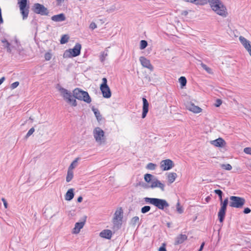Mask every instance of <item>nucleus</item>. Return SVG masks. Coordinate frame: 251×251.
<instances>
[{"label": "nucleus", "mask_w": 251, "mask_h": 251, "mask_svg": "<svg viewBox=\"0 0 251 251\" xmlns=\"http://www.w3.org/2000/svg\"><path fill=\"white\" fill-rule=\"evenodd\" d=\"M92 111L94 112V113L97 119V120L100 122L102 120V116L100 113V112L98 109L95 108L94 107L92 108Z\"/></svg>", "instance_id": "25"}, {"label": "nucleus", "mask_w": 251, "mask_h": 251, "mask_svg": "<svg viewBox=\"0 0 251 251\" xmlns=\"http://www.w3.org/2000/svg\"><path fill=\"white\" fill-rule=\"evenodd\" d=\"M4 80H5L4 77H2L0 79V85L2 83V82L4 81Z\"/></svg>", "instance_id": "59"}, {"label": "nucleus", "mask_w": 251, "mask_h": 251, "mask_svg": "<svg viewBox=\"0 0 251 251\" xmlns=\"http://www.w3.org/2000/svg\"><path fill=\"white\" fill-rule=\"evenodd\" d=\"M139 222V218L138 216L133 217L130 222V224L133 226H135Z\"/></svg>", "instance_id": "27"}, {"label": "nucleus", "mask_w": 251, "mask_h": 251, "mask_svg": "<svg viewBox=\"0 0 251 251\" xmlns=\"http://www.w3.org/2000/svg\"><path fill=\"white\" fill-rule=\"evenodd\" d=\"M144 179L147 182L151 184L149 187L152 189L159 188L162 191H165V184L161 183L154 176L150 174H147L144 176Z\"/></svg>", "instance_id": "2"}, {"label": "nucleus", "mask_w": 251, "mask_h": 251, "mask_svg": "<svg viewBox=\"0 0 251 251\" xmlns=\"http://www.w3.org/2000/svg\"><path fill=\"white\" fill-rule=\"evenodd\" d=\"M226 207L227 206H226L221 205V207L220 210L226 212Z\"/></svg>", "instance_id": "53"}, {"label": "nucleus", "mask_w": 251, "mask_h": 251, "mask_svg": "<svg viewBox=\"0 0 251 251\" xmlns=\"http://www.w3.org/2000/svg\"><path fill=\"white\" fill-rule=\"evenodd\" d=\"M69 39V36L67 35H63L60 39V43L64 44L68 42Z\"/></svg>", "instance_id": "32"}, {"label": "nucleus", "mask_w": 251, "mask_h": 251, "mask_svg": "<svg viewBox=\"0 0 251 251\" xmlns=\"http://www.w3.org/2000/svg\"><path fill=\"white\" fill-rule=\"evenodd\" d=\"M82 197L81 196H80L77 198V201L78 202H81L82 201Z\"/></svg>", "instance_id": "58"}, {"label": "nucleus", "mask_w": 251, "mask_h": 251, "mask_svg": "<svg viewBox=\"0 0 251 251\" xmlns=\"http://www.w3.org/2000/svg\"><path fill=\"white\" fill-rule=\"evenodd\" d=\"M89 27L91 29L94 30L97 27V25L94 22H92L90 25Z\"/></svg>", "instance_id": "47"}, {"label": "nucleus", "mask_w": 251, "mask_h": 251, "mask_svg": "<svg viewBox=\"0 0 251 251\" xmlns=\"http://www.w3.org/2000/svg\"><path fill=\"white\" fill-rule=\"evenodd\" d=\"M139 60L144 67L149 69L151 71L153 70V67L151 64L149 60L144 56H141L139 58Z\"/></svg>", "instance_id": "14"}, {"label": "nucleus", "mask_w": 251, "mask_h": 251, "mask_svg": "<svg viewBox=\"0 0 251 251\" xmlns=\"http://www.w3.org/2000/svg\"><path fill=\"white\" fill-rule=\"evenodd\" d=\"M112 235V231L109 229H104L101 231L100 233V236L101 238L110 239Z\"/></svg>", "instance_id": "18"}, {"label": "nucleus", "mask_w": 251, "mask_h": 251, "mask_svg": "<svg viewBox=\"0 0 251 251\" xmlns=\"http://www.w3.org/2000/svg\"><path fill=\"white\" fill-rule=\"evenodd\" d=\"M251 211V209L248 207L245 208L244 210V213L245 214H248V213H250Z\"/></svg>", "instance_id": "51"}, {"label": "nucleus", "mask_w": 251, "mask_h": 251, "mask_svg": "<svg viewBox=\"0 0 251 251\" xmlns=\"http://www.w3.org/2000/svg\"><path fill=\"white\" fill-rule=\"evenodd\" d=\"M176 210L178 213L181 214L183 212V209L182 207L180 206V203L179 201L176 203Z\"/></svg>", "instance_id": "39"}, {"label": "nucleus", "mask_w": 251, "mask_h": 251, "mask_svg": "<svg viewBox=\"0 0 251 251\" xmlns=\"http://www.w3.org/2000/svg\"><path fill=\"white\" fill-rule=\"evenodd\" d=\"M143 112L142 118H145L149 111V103L146 98H143Z\"/></svg>", "instance_id": "16"}, {"label": "nucleus", "mask_w": 251, "mask_h": 251, "mask_svg": "<svg viewBox=\"0 0 251 251\" xmlns=\"http://www.w3.org/2000/svg\"><path fill=\"white\" fill-rule=\"evenodd\" d=\"M187 239L185 234H179L175 239V245H179L183 243Z\"/></svg>", "instance_id": "19"}, {"label": "nucleus", "mask_w": 251, "mask_h": 251, "mask_svg": "<svg viewBox=\"0 0 251 251\" xmlns=\"http://www.w3.org/2000/svg\"><path fill=\"white\" fill-rule=\"evenodd\" d=\"M102 80V83L100 86V89L102 96L105 98H109L111 96V92L110 88L107 84V79L105 77H103Z\"/></svg>", "instance_id": "10"}, {"label": "nucleus", "mask_w": 251, "mask_h": 251, "mask_svg": "<svg viewBox=\"0 0 251 251\" xmlns=\"http://www.w3.org/2000/svg\"><path fill=\"white\" fill-rule=\"evenodd\" d=\"M244 152L246 154L251 155V148L247 147L244 148Z\"/></svg>", "instance_id": "46"}, {"label": "nucleus", "mask_w": 251, "mask_h": 251, "mask_svg": "<svg viewBox=\"0 0 251 251\" xmlns=\"http://www.w3.org/2000/svg\"><path fill=\"white\" fill-rule=\"evenodd\" d=\"M174 166L173 161L169 159L163 160L160 162V168L163 171H167L172 169Z\"/></svg>", "instance_id": "13"}, {"label": "nucleus", "mask_w": 251, "mask_h": 251, "mask_svg": "<svg viewBox=\"0 0 251 251\" xmlns=\"http://www.w3.org/2000/svg\"><path fill=\"white\" fill-rule=\"evenodd\" d=\"M201 67L204 70H205L208 74H213V72H212V69L208 67V66H207L206 65L204 64V63H201Z\"/></svg>", "instance_id": "31"}, {"label": "nucleus", "mask_w": 251, "mask_h": 251, "mask_svg": "<svg viewBox=\"0 0 251 251\" xmlns=\"http://www.w3.org/2000/svg\"><path fill=\"white\" fill-rule=\"evenodd\" d=\"M151 209V207L150 206H144L141 208V211L142 213H146L149 212Z\"/></svg>", "instance_id": "40"}, {"label": "nucleus", "mask_w": 251, "mask_h": 251, "mask_svg": "<svg viewBox=\"0 0 251 251\" xmlns=\"http://www.w3.org/2000/svg\"><path fill=\"white\" fill-rule=\"evenodd\" d=\"M159 251H167L164 247L162 246L159 248Z\"/></svg>", "instance_id": "57"}, {"label": "nucleus", "mask_w": 251, "mask_h": 251, "mask_svg": "<svg viewBox=\"0 0 251 251\" xmlns=\"http://www.w3.org/2000/svg\"><path fill=\"white\" fill-rule=\"evenodd\" d=\"M51 54L50 52H47L45 54V58L47 61H49L51 58Z\"/></svg>", "instance_id": "44"}, {"label": "nucleus", "mask_w": 251, "mask_h": 251, "mask_svg": "<svg viewBox=\"0 0 251 251\" xmlns=\"http://www.w3.org/2000/svg\"><path fill=\"white\" fill-rule=\"evenodd\" d=\"M177 176V175L175 173H171L168 175L167 178L168 181L172 183L174 182Z\"/></svg>", "instance_id": "24"}, {"label": "nucleus", "mask_w": 251, "mask_h": 251, "mask_svg": "<svg viewBox=\"0 0 251 251\" xmlns=\"http://www.w3.org/2000/svg\"><path fill=\"white\" fill-rule=\"evenodd\" d=\"M211 144L218 147H223L226 145V142L224 139L219 138L215 140L211 141Z\"/></svg>", "instance_id": "20"}, {"label": "nucleus", "mask_w": 251, "mask_h": 251, "mask_svg": "<svg viewBox=\"0 0 251 251\" xmlns=\"http://www.w3.org/2000/svg\"><path fill=\"white\" fill-rule=\"evenodd\" d=\"M1 42L4 44L3 46L7 49V51L10 53L11 49L10 48V44L7 41L6 39H2Z\"/></svg>", "instance_id": "26"}, {"label": "nucleus", "mask_w": 251, "mask_h": 251, "mask_svg": "<svg viewBox=\"0 0 251 251\" xmlns=\"http://www.w3.org/2000/svg\"><path fill=\"white\" fill-rule=\"evenodd\" d=\"M179 82L180 83L181 86L182 87L186 85L187 80L184 76H181L179 78Z\"/></svg>", "instance_id": "33"}, {"label": "nucleus", "mask_w": 251, "mask_h": 251, "mask_svg": "<svg viewBox=\"0 0 251 251\" xmlns=\"http://www.w3.org/2000/svg\"><path fill=\"white\" fill-rule=\"evenodd\" d=\"M244 48L248 51L251 48V43L250 41H248V43H246L243 45Z\"/></svg>", "instance_id": "42"}, {"label": "nucleus", "mask_w": 251, "mask_h": 251, "mask_svg": "<svg viewBox=\"0 0 251 251\" xmlns=\"http://www.w3.org/2000/svg\"><path fill=\"white\" fill-rule=\"evenodd\" d=\"M74 173L73 171L68 170L67 175L66 176V181L70 182L73 178Z\"/></svg>", "instance_id": "28"}, {"label": "nucleus", "mask_w": 251, "mask_h": 251, "mask_svg": "<svg viewBox=\"0 0 251 251\" xmlns=\"http://www.w3.org/2000/svg\"><path fill=\"white\" fill-rule=\"evenodd\" d=\"M65 0H56L57 5H61L62 3L64 2Z\"/></svg>", "instance_id": "52"}, {"label": "nucleus", "mask_w": 251, "mask_h": 251, "mask_svg": "<svg viewBox=\"0 0 251 251\" xmlns=\"http://www.w3.org/2000/svg\"><path fill=\"white\" fill-rule=\"evenodd\" d=\"M79 158L78 157L75 158L70 165L68 170L73 171V169L76 167L77 165V161L79 160Z\"/></svg>", "instance_id": "29"}, {"label": "nucleus", "mask_w": 251, "mask_h": 251, "mask_svg": "<svg viewBox=\"0 0 251 251\" xmlns=\"http://www.w3.org/2000/svg\"><path fill=\"white\" fill-rule=\"evenodd\" d=\"M86 216L84 217V221L81 222L76 223L75 227L74 228V233H78L79 232L80 229L83 228L85 223L86 222Z\"/></svg>", "instance_id": "17"}, {"label": "nucleus", "mask_w": 251, "mask_h": 251, "mask_svg": "<svg viewBox=\"0 0 251 251\" xmlns=\"http://www.w3.org/2000/svg\"><path fill=\"white\" fill-rule=\"evenodd\" d=\"M156 164L152 163H149L147 164L146 168L150 170H154L156 168Z\"/></svg>", "instance_id": "36"}, {"label": "nucleus", "mask_w": 251, "mask_h": 251, "mask_svg": "<svg viewBox=\"0 0 251 251\" xmlns=\"http://www.w3.org/2000/svg\"><path fill=\"white\" fill-rule=\"evenodd\" d=\"M225 215L226 212L219 210L218 215L219 220L221 223L223 222Z\"/></svg>", "instance_id": "30"}, {"label": "nucleus", "mask_w": 251, "mask_h": 251, "mask_svg": "<svg viewBox=\"0 0 251 251\" xmlns=\"http://www.w3.org/2000/svg\"><path fill=\"white\" fill-rule=\"evenodd\" d=\"M73 96L75 99L83 100L87 103H90L91 102V99L88 93L78 88H76L73 91Z\"/></svg>", "instance_id": "4"}, {"label": "nucleus", "mask_w": 251, "mask_h": 251, "mask_svg": "<svg viewBox=\"0 0 251 251\" xmlns=\"http://www.w3.org/2000/svg\"><path fill=\"white\" fill-rule=\"evenodd\" d=\"M228 199L227 198L225 199L223 201H222V202H221V205H223L227 206V204H228Z\"/></svg>", "instance_id": "49"}, {"label": "nucleus", "mask_w": 251, "mask_h": 251, "mask_svg": "<svg viewBox=\"0 0 251 251\" xmlns=\"http://www.w3.org/2000/svg\"><path fill=\"white\" fill-rule=\"evenodd\" d=\"M229 200V205L231 207L242 208L245 203V200L243 198L237 196L230 197Z\"/></svg>", "instance_id": "7"}, {"label": "nucleus", "mask_w": 251, "mask_h": 251, "mask_svg": "<svg viewBox=\"0 0 251 251\" xmlns=\"http://www.w3.org/2000/svg\"><path fill=\"white\" fill-rule=\"evenodd\" d=\"M144 201L146 203L153 205L159 209L163 210L169 206V204L164 199L146 197Z\"/></svg>", "instance_id": "3"}, {"label": "nucleus", "mask_w": 251, "mask_h": 251, "mask_svg": "<svg viewBox=\"0 0 251 251\" xmlns=\"http://www.w3.org/2000/svg\"><path fill=\"white\" fill-rule=\"evenodd\" d=\"M123 218V211L122 208L117 209L114 214L113 219V223L114 226L119 227L122 225V221Z\"/></svg>", "instance_id": "12"}, {"label": "nucleus", "mask_w": 251, "mask_h": 251, "mask_svg": "<svg viewBox=\"0 0 251 251\" xmlns=\"http://www.w3.org/2000/svg\"><path fill=\"white\" fill-rule=\"evenodd\" d=\"M239 39L242 45L246 43H248V42L249 41L247 39H246L245 37L243 36H240Z\"/></svg>", "instance_id": "43"}, {"label": "nucleus", "mask_w": 251, "mask_h": 251, "mask_svg": "<svg viewBox=\"0 0 251 251\" xmlns=\"http://www.w3.org/2000/svg\"><path fill=\"white\" fill-rule=\"evenodd\" d=\"M81 46L79 43H76L73 49H69L65 51L64 57H75L80 54Z\"/></svg>", "instance_id": "9"}, {"label": "nucleus", "mask_w": 251, "mask_h": 251, "mask_svg": "<svg viewBox=\"0 0 251 251\" xmlns=\"http://www.w3.org/2000/svg\"><path fill=\"white\" fill-rule=\"evenodd\" d=\"M32 10L34 13L41 15H48L49 13L48 9L44 5L38 3L34 4Z\"/></svg>", "instance_id": "11"}, {"label": "nucleus", "mask_w": 251, "mask_h": 251, "mask_svg": "<svg viewBox=\"0 0 251 251\" xmlns=\"http://www.w3.org/2000/svg\"><path fill=\"white\" fill-rule=\"evenodd\" d=\"M74 197V189L71 188L67 192L65 196V199L66 201H71L73 199Z\"/></svg>", "instance_id": "22"}, {"label": "nucleus", "mask_w": 251, "mask_h": 251, "mask_svg": "<svg viewBox=\"0 0 251 251\" xmlns=\"http://www.w3.org/2000/svg\"><path fill=\"white\" fill-rule=\"evenodd\" d=\"M210 199V198L209 197H207V198H206L205 201L206 202H208Z\"/></svg>", "instance_id": "60"}, {"label": "nucleus", "mask_w": 251, "mask_h": 251, "mask_svg": "<svg viewBox=\"0 0 251 251\" xmlns=\"http://www.w3.org/2000/svg\"><path fill=\"white\" fill-rule=\"evenodd\" d=\"M188 11H186V10H185V11H183L182 12L181 14H182V15H184V16H187V14H188Z\"/></svg>", "instance_id": "56"}, {"label": "nucleus", "mask_w": 251, "mask_h": 251, "mask_svg": "<svg viewBox=\"0 0 251 251\" xmlns=\"http://www.w3.org/2000/svg\"><path fill=\"white\" fill-rule=\"evenodd\" d=\"M19 85V82L18 81H16L13 83H12L10 85V88L12 89H14L18 87Z\"/></svg>", "instance_id": "45"}, {"label": "nucleus", "mask_w": 251, "mask_h": 251, "mask_svg": "<svg viewBox=\"0 0 251 251\" xmlns=\"http://www.w3.org/2000/svg\"><path fill=\"white\" fill-rule=\"evenodd\" d=\"M214 192L215 194L218 195L220 200L221 202L222 201V195H223V192L219 189H217L214 190Z\"/></svg>", "instance_id": "38"}, {"label": "nucleus", "mask_w": 251, "mask_h": 251, "mask_svg": "<svg viewBox=\"0 0 251 251\" xmlns=\"http://www.w3.org/2000/svg\"><path fill=\"white\" fill-rule=\"evenodd\" d=\"M18 4L19 5L23 19H26L29 11V6L27 3V0H18Z\"/></svg>", "instance_id": "6"}, {"label": "nucleus", "mask_w": 251, "mask_h": 251, "mask_svg": "<svg viewBox=\"0 0 251 251\" xmlns=\"http://www.w3.org/2000/svg\"><path fill=\"white\" fill-rule=\"evenodd\" d=\"M108 53L107 51H103L101 53L100 55V60L101 62H103L105 59L106 56H107Z\"/></svg>", "instance_id": "34"}, {"label": "nucleus", "mask_w": 251, "mask_h": 251, "mask_svg": "<svg viewBox=\"0 0 251 251\" xmlns=\"http://www.w3.org/2000/svg\"><path fill=\"white\" fill-rule=\"evenodd\" d=\"M35 129L34 127L31 128L27 132V134L25 135V138H28L30 135H31L34 132Z\"/></svg>", "instance_id": "41"}, {"label": "nucleus", "mask_w": 251, "mask_h": 251, "mask_svg": "<svg viewBox=\"0 0 251 251\" xmlns=\"http://www.w3.org/2000/svg\"><path fill=\"white\" fill-rule=\"evenodd\" d=\"M186 107L187 109L195 113H199L202 110L201 108L195 105L193 103L191 102H187L186 104Z\"/></svg>", "instance_id": "15"}, {"label": "nucleus", "mask_w": 251, "mask_h": 251, "mask_svg": "<svg viewBox=\"0 0 251 251\" xmlns=\"http://www.w3.org/2000/svg\"><path fill=\"white\" fill-rule=\"evenodd\" d=\"M1 201H2V202L3 203L4 207L5 208H7V206H8V204H7V202L6 200L4 198H2L1 199Z\"/></svg>", "instance_id": "50"}, {"label": "nucleus", "mask_w": 251, "mask_h": 251, "mask_svg": "<svg viewBox=\"0 0 251 251\" xmlns=\"http://www.w3.org/2000/svg\"><path fill=\"white\" fill-rule=\"evenodd\" d=\"M51 19L54 22H62L66 20V17L63 13L55 15L51 17Z\"/></svg>", "instance_id": "21"}, {"label": "nucleus", "mask_w": 251, "mask_h": 251, "mask_svg": "<svg viewBox=\"0 0 251 251\" xmlns=\"http://www.w3.org/2000/svg\"><path fill=\"white\" fill-rule=\"evenodd\" d=\"M29 119H30V120H31L32 121H33V119H32L31 117H30V118H29Z\"/></svg>", "instance_id": "62"}, {"label": "nucleus", "mask_w": 251, "mask_h": 251, "mask_svg": "<svg viewBox=\"0 0 251 251\" xmlns=\"http://www.w3.org/2000/svg\"><path fill=\"white\" fill-rule=\"evenodd\" d=\"M186 2L195 3L196 5H204L207 3V0H184Z\"/></svg>", "instance_id": "23"}, {"label": "nucleus", "mask_w": 251, "mask_h": 251, "mask_svg": "<svg viewBox=\"0 0 251 251\" xmlns=\"http://www.w3.org/2000/svg\"><path fill=\"white\" fill-rule=\"evenodd\" d=\"M221 167L223 169L228 171H230L232 169V166L229 164H221Z\"/></svg>", "instance_id": "35"}, {"label": "nucleus", "mask_w": 251, "mask_h": 251, "mask_svg": "<svg viewBox=\"0 0 251 251\" xmlns=\"http://www.w3.org/2000/svg\"><path fill=\"white\" fill-rule=\"evenodd\" d=\"M204 246V242H203V243L201 244V247H200V249L199 250V251H201L202 250Z\"/></svg>", "instance_id": "55"}, {"label": "nucleus", "mask_w": 251, "mask_h": 251, "mask_svg": "<svg viewBox=\"0 0 251 251\" xmlns=\"http://www.w3.org/2000/svg\"><path fill=\"white\" fill-rule=\"evenodd\" d=\"M212 9L218 15L224 17L227 16L226 8L220 0H208Z\"/></svg>", "instance_id": "1"}, {"label": "nucleus", "mask_w": 251, "mask_h": 251, "mask_svg": "<svg viewBox=\"0 0 251 251\" xmlns=\"http://www.w3.org/2000/svg\"><path fill=\"white\" fill-rule=\"evenodd\" d=\"M250 56H251V48L248 51Z\"/></svg>", "instance_id": "61"}, {"label": "nucleus", "mask_w": 251, "mask_h": 251, "mask_svg": "<svg viewBox=\"0 0 251 251\" xmlns=\"http://www.w3.org/2000/svg\"><path fill=\"white\" fill-rule=\"evenodd\" d=\"M148 46V43L146 40H141L140 42V49L143 50Z\"/></svg>", "instance_id": "37"}, {"label": "nucleus", "mask_w": 251, "mask_h": 251, "mask_svg": "<svg viewBox=\"0 0 251 251\" xmlns=\"http://www.w3.org/2000/svg\"><path fill=\"white\" fill-rule=\"evenodd\" d=\"M222 103V100L220 99H217L216 103H215V106L216 107H219L221 105Z\"/></svg>", "instance_id": "48"}, {"label": "nucleus", "mask_w": 251, "mask_h": 251, "mask_svg": "<svg viewBox=\"0 0 251 251\" xmlns=\"http://www.w3.org/2000/svg\"><path fill=\"white\" fill-rule=\"evenodd\" d=\"M3 19L2 18L1 11V9H0V23L2 24V23H3Z\"/></svg>", "instance_id": "54"}, {"label": "nucleus", "mask_w": 251, "mask_h": 251, "mask_svg": "<svg viewBox=\"0 0 251 251\" xmlns=\"http://www.w3.org/2000/svg\"><path fill=\"white\" fill-rule=\"evenodd\" d=\"M93 136L96 141L100 145L104 144L105 142L104 132L99 127H97L93 130Z\"/></svg>", "instance_id": "8"}, {"label": "nucleus", "mask_w": 251, "mask_h": 251, "mask_svg": "<svg viewBox=\"0 0 251 251\" xmlns=\"http://www.w3.org/2000/svg\"><path fill=\"white\" fill-rule=\"evenodd\" d=\"M59 91L61 93L64 99L69 104L73 106H76L77 102L75 99H74V96H72V93L69 92L67 89L60 87Z\"/></svg>", "instance_id": "5"}]
</instances>
